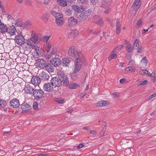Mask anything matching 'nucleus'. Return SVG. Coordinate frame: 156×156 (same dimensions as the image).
Here are the masks:
<instances>
[{"mask_svg":"<svg viewBox=\"0 0 156 156\" xmlns=\"http://www.w3.org/2000/svg\"><path fill=\"white\" fill-rule=\"evenodd\" d=\"M33 94L38 99L42 98L44 95V92L40 88L39 89H37L34 90Z\"/></svg>","mask_w":156,"mask_h":156,"instance_id":"5","label":"nucleus"},{"mask_svg":"<svg viewBox=\"0 0 156 156\" xmlns=\"http://www.w3.org/2000/svg\"><path fill=\"white\" fill-rule=\"evenodd\" d=\"M121 25L120 24L119 20H117L116 21V32L117 34H119L120 32Z\"/></svg>","mask_w":156,"mask_h":156,"instance_id":"25","label":"nucleus"},{"mask_svg":"<svg viewBox=\"0 0 156 156\" xmlns=\"http://www.w3.org/2000/svg\"><path fill=\"white\" fill-rule=\"evenodd\" d=\"M57 2L61 6L65 7L67 5V1L66 0H58Z\"/></svg>","mask_w":156,"mask_h":156,"instance_id":"32","label":"nucleus"},{"mask_svg":"<svg viewBox=\"0 0 156 156\" xmlns=\"http://www.w3.org/2000/svg\"><path fill=\"white\" fill-rule=\"evenodd\" d=\"M72 8L75 12L78 13L84 10L83 6L82 5L79 6L76 5H73L72 6Z\"/></svg>","mask_w":156,"mask_h":156,"instance_id":"14","label":"nucleus"},{"mask_svg":"<svg viewBox=\"0 0 156 156\" xmlns=\"http://www.w3.org/2000/svg\"><path fill=\"white\" fill-rule=\"evenodd\" d=\"M56 101L58 103L61 104H63L65 102L64 100L62 98L58 99Z\"/></svg>","mask_w":156,"mask_h":156,"instance_id":"51","label":"nucleus"},{"mask_svg":"<svg viewBox=\"0 0 156 156\" xmlns=\"http://www.w3.org/2000/svg\"><path fill=\"white\" fill-rule=\"evenodd\" d=\"M156 96V93H154L153 94H152L150 95L147 98V100L148 101H150L151 99L153 98H154Z\"/></svg>","mask_w":156,"mask_h":156,"instance_id":"44","label":"nucleus"},{"mask_svg":"<svg viewBox=\"0 0 156 156\" xmlns=\"http://www.w3.org/2000/svg\"><path fill=\"white\" fill-rule=\"evenodd\" d=\"M116 49H114L111 52L110 55L109 56L108 59L110 61L115 58L117 57V54L115 53H117L116 51Z\"/></svg>","mask_w":156,"mask_h":156,"instance_id":"24","label":"nucleus"},{"mask_svg":"<svg viewBox=\"0 0 156 156\" xmlns=\"http://www.w3.org/2000/svg\"><path fill=\"white\" fill-rule=\"evenodd\" d=\"M68 35L70 37H74L79 34L78 30H69V32H68Z\"/></svg>","mask_w":156,"mask_h":156,"instance_id":"19","label":"nucleus"},{"mask_svg":"<svg viewBox=\"0 0 156 156\" xmlns=\"http://www.w3.org/2000/svg\"><path fill=\"white\" fill-rule=\"evenodd\" d=\"M109 104V102L106 101H101L98 102L97 105L98 106H106Z\"/></svg>","mask_w":156,"mask_h":156,"instance_id":"28","label":"nucleus"},{"mask_svg":"<svg viewBox=\"0 0 156 156\" xmlns=\"http://www.w3.org/2000/svg\"><path fill=\"white\" fill-rule=\"evenodd\" d=\"M79 86V84L74 83H72L69 84L68 87L70 88L74 89L77 88Z\"/></svg>","mask_w":156,"mask_h":156,"instance_id":"35","label":"nucleus"},{"mask_svg":"<svg viewBox=\"0 0 156 156\" xmlns=\"http://www.w3.org/2000/svg\"><path fill=\"white\" fill-rule=\"evenodd\" d=\"M7 103L4 100L0 99V106L4 107L6 105Z\"/></svg>","mask_w":156,"mask_h":156,"instance_id":"45","label":"nucleus"},{"mask_svg":"<svg viewBox=\"0 0 156 156\" xmlns=\"http://www.w3.org/2000/svg\"><path fill=\"white\" fill-rule=\"evenodd\" d=\"M46 51L47 52H49L51 49L52 44L51 43L46 44Z\"/></svg>","mask_w":156,"mask_h":156,"instance_id":"39","label":"nucleus"},{"mask_svg":"<svg viewBox=\"0 0 156 156\" xmlns=\"http://www.w3.org/2000/svg\"><path fill=\"white\" fill-rule=\"evenodd\" d=\"M141 0H135L133 4V11L136 13L138 9L141 5Z\"/></svg>","mask_w":156,"mask_h":156,"instance_id":"9","label":"nucleus"},{"mask_svg":"<svg viewBox=\"0 0 156 156\" xmlns=\"http://www.w3.org/2000/svg\"><path fill=\"white\" fill-rule=\"evenodd\" d=\"M35 49V51L37 55H39L40 53V51L38 48H36V47L34 48Z\"/></svg>","mask_w":156,"mask_h":156,"instance_id":"60","label":"nucleus"},{"mask_svg":"<svg viewBox=\"0 0 156 156\" xmlns=\"http://www.w3.org/2000/svg\"><path fill=\"white\" fill-rule=\"evenodd\" d=\"M139 47V40L136 39L133 44V48L137 49Z\"/></svg>","mask_w":156,"mask_h":156,"instance_id":"37","label":"nucleus"},{"mask_svg":"<svg viewBox=\"0 0 156 156\" xmlns=\"http://www.w3.org/2000/svg\"><path fill=\"white\" fill-rule=\"evenodd\" d=\"M39 76L40 80H43L44 81H46L48 80L49 78V76L46 72H42L41 73Z\"/></svg>","mask_w":156,"mask_h":156,"instance_id":"16","label":"nucleus"},{"mask_svg":"<svg viewBox=\"0 0 156 156\" xmlns=\"http://www.w3.org/2000/svg\"><path fill=\"white\" fill-rule=\"evenodd\" d=\"M43 89L47 92H51L53 90V88L50 83H48L44 84L43 86Z\"/></svg>","mask_w":156,"mask_h":156,"instance_id":"13","label":"nucleus"},{"mask_svg":"<svg viewBox=\"0 0 156 156\" xmlns=\"http://www.w3.org/2000/svg\"><path fill=\"white\" fill-rule=\"evenodd\" d=\"M148 62V60L146 57H144L141 60L140 64L143 67H145Z\"/></svg>","mask_w":156,"mask_h":156,"instance_id":"29","label":"nucleus"},{"mask_svg":"<svg viewBox=\"0 0 156 156\" xmlns=\"http://www.w3.org/2000/svg\"><path fill=\"white\" fill-rule=\"evenodd\" d=\"M55 51L52 50L51 51V52L50 53L49 55L48 56V57H47L48 58V59L50 58L51 57L52 55L55 54Z\"/></svg>","mask_w":156,"mask_h":156,"instance_id":"53","label":"nucleus"},{"mask_svg":"<svg viewBox=\"0 0 156 156\" xmlns=\"http://www.w3.org/2000/svg\"><path fill=\"white\" fill-rule=\"evenodd\" d=\"M52 85L55 87H58L62 84V80L58 77H52L51 80Z\"/></svg>","mask_w":156,"mask_h":156,"instance_id":"3","label":"nucleus"},{"mask_svg":"<svg viewBox=\"0 0 156 156\" xmlns=\"http://www.w3.org/2000/svg\"><path fill=\"white\" fill-rule=\"evenodd\" d=\"M91 3L95 5H98V0H90Z\"/></svg>","mask_w":156,"mask_h":156,"instance_id":"50","label":"nucleus"},{"mask_svg":"<svg viewBox=\"0 0 156 156\" xmlns=\"http://www.w3.org/2000/svg\"><path fill=\"white\" fill-rule=\"evenodd\" d=\"M142 20L141 19H140L137 21V25L138 27H139L142 24Z\"/></svg>","mask_w":156,"mask_h":156,"instance_id":"55","label":"nucleus"},{"mask_svg":"<svg viewBox=\"0 0 156 156\" xmlns=\"http://www.w3.org/2000/svg\"><path fill=\"white\" fill-rule=\"evenodd\" d=\"M91 11L89 9L85 12L81 13L78 16L79 19L81 20H85L90 14Z\"/></svg>","mask_w":156,"mask_h":156,"instance_id":"6","label":"nucleus"},{"mask_svg":"<svg viewBox=\"0 0 156 156\" xmlns=\"http://www.w3.org/2000/svg\"><path fill=\"white\" fill-rule=\"evenodd\" d=\"M68 112L70 113H71L73 111V109L71 107H69L67 111Z\"/></svg>","mask_w":156,"mask_h":156,"instance_id":"63","label":"nucleus"},{"mask_svg":"<svg viewBox=\"0 0 156 156\" xmlns=\"http://www.w3.org/2000/svg\"><path fill=\"white\" fill-rule=\"evenodd\" d=\"M30 38L36 43L38 39V37L36 35L32 34L31 38Z\"/></svg>","mask_w":156,"mask_h":156,"instance_id":"38","label":"nucleus"},{"mask_svg":"<svg viewBox=\"0 0 156 156\" xmlns=\"http://www.w3.org/2000/svg\"><path fill=\"white\" fill-rule=\"evenodd\" d=\"M15 42L18 45H21L25 43V39L21 34H19L15 36L14 39Z\"/></svg>","mask_w":156,"mask_h":156,"instance_id":"4","label":"nucleus"},{"mask_svg":"<svg viewBox=\"0 0 156 156\" xmlns=\"http://www.w3.org/2000/svg\"><path fill=\"white\" fill-rule=\"evenodd\" d=\"M77 23V20L72 16L69 18L68 20V25L69 27H72L76 25Z\"/></svg>","mask_w":156,"mask_h":156,"instance_id":"10","label":"nucleus"},{"mask_svg":"<svg viewBox=\"0 0 156 156\" xmlns=\"http://www.w3.org/2000/svg\"><path fill=\"white\" fill-rule=\"evenodd\" d=\"M16 31L15 27L14 26H11L8 27V30L6 31V33L10 36H12L15 35Z\"/></svg>","mask_w":156,"mask_h":156,"instance_id":"11","label":"nucleus"},{"mask_svg":"<svg viewBox=\"0 0 156 156\" xmlns=\"http://www.w3.org/2000/svg\"><path fill=\"white\" fill-rule=\"evenodd\" d=\"M21 108L23 111H28L30 109V106L27 104H23Z\"/></svg>","mask_w":156,"mask_h":156,"instance_id":"34","label":"nucleus"},{"mask_svg":"<svg viewBox=\"0 0 156 156\" xmlns=\"http://www.w3.org/2000/svg\"><path fill=\"white\" fill-rule=\"evenodd\" d=\"M93 19L94 22L97 24L101 25L103 24V21L101 17L97 15H95L94 16Z\"/></svg>","mask_w":156,"mask_h":156,"instance_id":"17","label":"nucleus"},{"mask_svg":"<svg viewBox=\"0 0 156 156\" xmlns=\"http://www.w3.org/2000/svg\"><path fill=\"white\" fill-rule=\"evenodd\" d=\"M148 30V29L146 30V29H143L141 30V32L142 34H144L146 32H147Z\"/></svg>","mask_w":156,"mask_h":156,"instance_id":"62","label":"nucleus"},{"mask_svg":"<svg viewBox=\"0 0 156 156\" xmlns=\"http://www.w3.org/2000/svg\"><path fill=\"white\" fill-rule=\"evenodd\" d=\"M33 108L35 109H37L38 108V103L37 102H34L33 104Z\"/></svg>","mask_w":156,"mask_h":156,"instance_id":"52","label":"nucleus"},{"mask_svg":"<svg viewBox=\"0 0 156 156\" xmlns=\"http://www.w3.org/2000/svg\"><path fill=\"white\" fill-rule=\"evenodd\" d=\"M51 63L54 66H58L59 64L60 60L58 58H53L51 61Z\"/></svg>","mask_w":156,"mask_h":156,"instance_id":"22","label":"nucleus"},{"mask_svg":"<svg viewBox=\"0 0 156 156\" xmlns=\"http://www.w3.org/2000/svg\"><path fill=\"white\" fill-rule=\"evenodd\" d=\"M147 80L142 81L140 82V83L139 84V85L140 86L142 85H144L147 83Z\"/></svg>","mask_w":156,"mask_h":156,"instance_id":"56","label":"nucleus"},{"mask_svg":"<svg viewBox=\"0 0 156 156\" xmlns=\"http://www.w3.org/2000/svg\"><path fill=\"white\" fill-rule=\"evenodd\" d=\"M84 145L83 144H79L77 146V148H80L83 147Z\"/></svg>","mask_w":156,"mask_h":156,"instance_id":"64","label":"nucleus"},{"mask_svg":"<svg viewBox=\"0 0 156 156\" xmlns=\"http://www.w3.org/2000/svg\"><path fill=\"white\" fill-rule=\"evenodd\" d=\"M83 58H78L75 61L74 70L75 72H78L81 69L83 61Z\"/></svg>","mask_w":156,"mask_h":156,"instance_id":"2","label":"nucleus"},{"mask_svg":"<svg viewBox=\"0 0 156 156\" xmlns=\"http://www.w3.org/2000/svg\"><path fill=\"white\" fill-rule=\"evenodd\" d=\"M51 13L55 17V19L57 18L60 19L63 17V15L62 13H57L54 11H51Z\"/></svg>","mask_w":156,"mask_h":156,"instance_id":"20","label":"nucleus"},{"mask_svg":"<svg viewBox=\"0 0 156 156\" xmlns=\"http://www.w3.org/2000/svg\"><path fill=\"white\" fill-rule=\"evenodd\" d=\"M35 43V42H34V41L30 38L28 39L27 42V45H29L31 47V48L33 49L35 48V46L34 45Z\"/></svg>","mask_w":156,"mask_h":156,"instance_id":"33","label":"nucleus"},{"mask_svg":"<svg viewBox=\"0 0 156 156\" xmlns=\"http://www.w3.org/2000/svg\"><path fill=\"white\" fill-rule=\"evenodd\" d=\"M126 50L129 52H132L133 48L132 47L131 45L129 42L126 41Z\"/></svg>","mask_w":156,"mask_h":156,"instance_id":"21","label":"nucleus"},{"mask_svg":"<svg viewBox=\"0 0 156 156\" xmlns=\"http://www.w3.org/2000/svg\"><path fill=\"white\" fill-rule=\"evenodd\" d=\"M62 66H68V65L70 62V61L68 58H64L62 60Z\"/></svg>","mask_w":156,"mask_h":156,"instance_id":"31","label":"nucleus"},{"mask_svg":"<svg viewBox=\"0 0 156 156\" xmlns=\"http://www.w3.org/2000/svg\"><path fill=\"white\" fill-rule=\"evenodd\" d=\"M69 55L74 58L77 59L78 58H82L83 56L82 53L80 52H78L76 50L74 47L71 46L68 51Z\"/></svg>","mask_w":156,"mask_h":156,"instance_id":"1","label":"nucleus"},{"mask_svg":"<svg viewBox=\"0 0 156 156\" xmlns=\"http://www.w3.org/2000/svg\"><path fill=\"white\" fill-rule=\"evenodd\" d=\"M112 95L113 97L116 98L118 97L119 96L118 94L116 92H114L112 94Z\"/></svg>","mask_w":156,"mask_h":156,"instance_id":"58","label":"nucleus"},{"mask_svg":"<svg viewBox=\"0 0 156 156\" xmlns=\"http://www.w3.org/2000/svg\"><path fill=\"white\" fill-rule=\"evenodd\" d=\"M31 82L34 85H38L41 83L40 78L37 76H33L31 79Z\"/></svg>","mask_w":156,"mask_h":156,"instance_id":"12","label":"nucleus"},{"mask_svg":"<svg viewBox=\"0 0 156 156\" xmlns=\"http://www.w3.org/2000/svg\"><path fill=\"white\" fill-rule=\"evenodd\" d=\"M23 24L20 21H16L15 23V25L16 26L22 27L23 26Z\"/></svg>","mask_w":156,"mask_h":156,"instance_id":"48","label":"nucleus"},{"mask_svg":"<svg viewBox=\"0 0 156 156\" xmlns=\"http://www.w3.org/2000/svg\"><path fill=\"white\" fill-rule=\"evenodd\" d=\"M61 80H62V82H63V83L64 86L68 87L69 84L68 78L67 75L64 76V77L62 78Z\"/></svg>","mask_w":156,"mask_h":156,"instance_id":"23","label":"nucleus"},{"mask_svg":"<svg viewBox=\"0 0 156 156\" xmlns=\"http://www.w3.org/2000/svg\"><path fill=\"white\" fill-rule=\"evenodd\" d=\"M25 93L28 94H31L33 93L34 90L33 87L28 84H26L24 88Z\"/></svg>","mask_w":156,"mask_h":156,"instance_id":"8","label":"nucleus"},{"mask_svg":"<svg viewBox=\"0 0 156 156\" xmlns=\"http://www.w3.org/2000/svg\"><path fill=\"white\" fill-rule=\"evenodd\" d=\"M148 76L151 77L152 79L153 80L154 82H155L156 81V78L155 76L154 75V74L153 73H150V75H149Z\"/></svg>","mask_w":156,"mask_h":156,"instance_id":"47","label":"nucleus"},{"mask_svg":"<svg viewBox=\"0 0 156 156\" xmlns=\"http://www.w3.org/2000/svg\"><path fill=\"white\" fill-rule=\"evenodd\" d=\"M41 19L45 22L47 21L48 18L46 14H44L42 15L41 16Z\"/></svg>","mask_w":156,"mask_h":156,"instance_id":"46","label":"nucleus"},{"mask_svg":"<svg viewBox=\"0 0 156 156\" xmlns=\"http://www.w3.org/2000/svg\"><path fill=\"white\" fill-rule=\"evenodd\" d=\"M10 103L11 106L14 108L18 107L20 105L19 101L16 98L13 99Z\"/></svg>","mask_w":156,"mask_h":156,"instance_id":"15","label":"nucleus"},{"mask_svg":"<svg viewBox=\"0 0 156 156\" xmlns=\"http://www.w3.org/2000/svg\"><path fill=\"white\" fill-rule=\"evenodd\" d=\"M37 156H48V155L46 154H39Z\"/></svg>","mask_w":156,"mask_h":156,"instance_id":"61","label":"nucleus"},{"mask_svg":"<svg viewBox=\"0 0 156 156\" xmlns=\"http://www.w3.org/2000/svg\"><path fill=\"white\" fill-rule=\"evenodd\" d=\"M125 71L127 72H135V70L133 69L131 66L127 67L125 69Z\"/></svg>","mask_w":156,"mask_h":156,"instance_id":"43","label":"nucleus"},{"mask_svg":"<svg viewBox=\"0 0 156 156\" xmlns=\"http://www.w3.org/2000/svg\"><path fill=\"white\" fill-rule=\"evenodd\" d=\"M139 73L140 74L142 75H145L146 74H147L148 76L150 75V72L147 70L142 69L140 70L139 71Z\"/></svg>","mask_w":156,"mask_h":156,"instance_id":"36","label":"nucleus"},{"mask_svg":"<svg viewBox=\"0 0 156 156\" xmlns=\"http://www.w3.org/2000/svg\"><path fill=\"white\" fill-rule=\"evenodd\" d=\"M90 133L92 135H95L96 133V132L95 130H91L90 132Z\"/></svg>","mask_w":156,"mask_h":156,"instance_id":"59","label":"nucleus"},{"mask_svg":"<svg viewBox=\"0 0 156 156\" xmlns=\"http://www.w3.org/2000/svg\"><path fill=\"white\" fill-rule=\"evenodd\" d=\"M125 47V46L124 45H122L116 48L115 49H116V51L117 52V49H118L119 50H121L122 49L124 48Z\"/></svg>","mask_w":156,"mask_h":156,"instance_id":"54","label":"nucleus"},{"mask_svg":"<svg viewBox=\"0 0 156 156\" xmlns=\"http://www.w3.org/2000/svg\"><path fill=\"white\" fill-rule=\"evenodd\" d=\"M57 74L61 79L64 77V76H66V75L64 74V72L61 71L58 72H57Z\"/></svg>","mask_w":156,"mask_h":156,"instance_id":"42","label":"nucleus"},{"mask_svg":"<svg viewBox=\"0 0 156 156\" xmlns=\"http://www.w3.org/2000/svg\"><path fill=\"white\" fill-rule=\"evenodd\" d=\"M77 72H75L74 70V72L71 74V76L72 79L75 80L76 78L77 77L78 75L76 74Z\"/></svg>","mask_w":156,"mask_h":156,"instance_id":"40","label":"nucleus"},{"mask_svg":"<svg viewBox=\"0 0 156 156\" xmlns=\"http://www.w3.org/2000/svg\"><path fill=\"white\" fill-rule=\"evenodd\" d=\"M106 9V10L105 11V13L106 14H108L110 11L111 10V8L109 7L108 8H104Z\"/></svg>","mask_w":156,"mask_h":156,"instance_id":"57","label":"nucleus"},{"mask_svg":"<svg viewBox=\"0 0 156 156\" xmlns=\"http://www.w3.org/2000/svg\"><path fill=\"white\" fill-rule=\"evenodd\" d=\"M56 20V23L59 26L62 25L64 23V20L63 18L60 19L57 18Z\"/></svg>","mask_w":156,"mask_h":156,"instance_id":"30","label":"nucleus"},{"mask_svg":"<svg viewBox=\"0 0 156 156\" xmlns=\"http://www.w3.org/2000/svg\"><path fill=\"white\" fill-rule=\"evenodd\" d=\"M112 3V0H103L101 6L102 8L110 7Z\"/></svg>","mask_w":156,"mask_h":156,"instance_id":"18","label":"nucleus"},{"mask_svg":"<svg viewBox=\"0 0 156 156\" xmlns=\"http://www.w3.org/2000/svg\"><path fill=\"white\" fill-rule=\"evenodd\" d=\"M36 64L38 67L43 69L45 67L46 63V61L44 59H39L37 60Z\"/></svg>","mask_w":156,"mask_h":156,"instance_id":"7","label":"nucleus"},{"mask_svg":"<svg viewBox=\"0 0 156 156\" xmlns=\"http://www.w3.org/2000/svg\"><path fill=\"white\" fill-rule=\"evenodd\" d=\"M44 68L49 73H51L54 70V67L50 64L46 65Z\"/></svg>","mask_w":156,"mask_h":156,"instance_id":"27","label":"nucleus"},{"mask_svg":"<svg viewBox=\"0 0 156 156\" xmlns=\"http://www.w3.org/2000/svg\"><path fill=\"white\" fill-rule=\"evenodd\" d=\"M51 36H44L43 37L44 40L46 44H47V43H50L49 41V40L50 39V37Z\"/></svg>","mask_w":156,"mask_h":156,"instance_id":"41","label":"nucleus"},{"mask_svg":"<svg viewBox=\"0 0 156 156\" xmlns=\"http://www.w3.org/2000/svg\"><path fill=\"white\" fill-rule=\"evenodd\" d=\"M88 31L90 32L91 33H92L94 34H98L99 33L101 32V31L98 30V31H94V30H91L90 29H89L88 30Z\"/></svg>","mask_w":156,"mask_h":156,"instance_id":"49","label":"nucleus"},{"mask_svg":"<svg viewBox=\"0 0 156 156\" xmlns=\"http://www.w3.org/2000/svg\"><path fill=\"white\" fill-rule=\"evenodd\" d=\"M8 27L7 26L2 23L0 25V32L1 33H6V31L8 30Z\"/></svg>","mask_w":156,"mask_h":156,"instance_id":"26","label":"nucleus"}]
</instances>
